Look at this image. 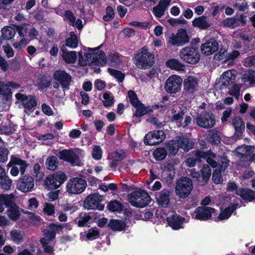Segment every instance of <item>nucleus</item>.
I'll use <instances>...</instances> for the list:
<instances>
[{"mask_svg":"<svg viewBox=\"0 0 255 255\" xmlns=\"http://www.w3.org/2000/svg\"><path fill=\"white\" fill-rule=\"evenodd\" d=\"M246 18V17L244 15L228 18L223 21L222 24L225 27L235 28L239 26L245 24Z\"/></svg>","mask_w":255,"mask_h":255,"instance_id":"22","label":"nucleus"},{"mask_svg":"<svg viewBox=\"0 0 255 255\" xmlns=\"http://www.w3.org/2000/svg\"><path fill=\"white\" fill-rule=\"evenodd\" d=\"M33 176L36 178V180H41L44 174L42 171L41 167L38 164H35L33 168Z\"/></svg>","mask_w":255,"mask_h":255,"instance_id":"54","label":"nucleus"},{"mask_svg":"<svg viewBox=\"0 0 255 255\" xmlns=\"http://www.w3.org/2000/svg\"><path fill=\"white\" fill-rule=\"evenodd\" d=\"M99 235V232L96 228L90 229L87 234H86V237L88 240H94L98 238Z\"/></svg>","mask_w":255,"mask_h":255,"instance_id":"60","label":"nucleus"},{"mask_svg":"<svg viewBox=\"0 0 255 255\" xmlns=\"http://www.w3.org/2000/svg\"><path fill=\"white\" fill-rule=\"evenodd\" d=\"M236 78V73L234 71L228 70L224 72L220 77V83L225 86L232 83Z\"/></svg>","mask_w":255,"mask_h":255,"instance_id":"30","label":"nucleus"},{"mask_svg":"<svg viewBox=\"0 0 255 255\" xmlns=\"http://www.w3.org/2000/svg\"><path fill=\"white\" fill-rule=\"evenodd\" d=\"M240 88L241 86L240 85L234 84L229 89V93L230 95L234 96L238 100L240 95Z\"/></svg>","mask_w":255,"mask_h":255,"instance_id":"58","label":"nucleus"},{"mask_svg":"<svg viewBox=\"0 0 255 255\" xmlns=\"http://www.w3.org/2000/svg\"><path fill=\"white\" fill-rule=\"evenodd\" d=\"M232 125L235 130V135L238 138L241 136L245 129V124L240 117H235L232 120Z\"/></svg>","mask_w":255,"mask_h":255,"instance_id":"31","label":"nucleus"},{"mask_svg":"<svg viewBox=\"0 0 255 255\" xmlns=\"http://www.w3.org/2000/svg\"><path fill=\"white\" fill-rule=\"evenodd\" d=\"M78 54L79 64L82 66L91 64L104 65L106 63L105 54L99 50V47L95 48L84 47Z\"/></svg>","mask_w":255,"mask_h":255,"instance_id":"2","label":"nucleus"},{"mask_svg":"<svg viewBox=\"0 0 255 255\" xmlns=\"http://www.w3.org/2000/svg\"><path fill=\"white\" fill-rule=\"evenodd\" d=\"M135 65L139 69L150 68L154 63V55L147 48L143 47L135 55Z\"/></svg>","mask_w":255,"mask_h":255,"instance_id":"3","label":"nucleus"},{"mask_svg":"<svg viewBox=\"0 0 255 255\" xmlns=\"http://www.w3.org/2000/svg\"><path fill=\"white\" fill-rule=\"evenodd\" d=\"M82 151L79 149H64L59 152V157L70 163L72 165H79Z\"/></svg>","mask_w":255,"mask_h":255,"instance_id":"10","label":"nucleus"},{"mask_svg":"<svg viewBox=\"0 0 255 255\" xmlns=\"http://www.w3.org/2000/svg\"><path fill=\"white\" fill-rule=\"evenodd\" d=\"M184 113L178 106H174L167 112V115L171 122H175L178 126L186 127L191 122V118L186 116L183 122H182Z\"/></svg>","mask_w":255,"mask_h":255,"instance_id":"7","label":"nucleus"},{"mask_svg":"<svg viewBox=\"0 0 255 255\" xmlns=\"http://www.w3.org/2000/svg\"><path fill=\"white\" fill-rule=\"evenodd\" d=\"M166 148L169 155H175L178 153L179 147L176 140H173L166 144Z\"/></svg>","mask_w":255,"mask_h":255,"instance_id":"40","label":"nucleus"},{"mask_svg":"<svg viewBox=\"0 0 255 255\" xmlns=\"http://www.w3.org/2000/svg\"><path fill=\"white\" fill-rule=\"evenodd\" d=\"M189 37L186 30L179 29L176 34H172L169 38L168 43L173 46H181L188 43Z\"/></svg>","mask_w":255,"mask_h":255,"instance_id":"14","label":"nucleus"},{"mask_svg":"<svg viewBox=\"0 0 255 255\" xmlns=\"http://www.w3.org/2000/svg\"><path fill=\"white\" fill-rule=\"evenodd\" d=\"M13 200V195L11 194H1L0 195V213L2 212L5 207L11 205Z\"/></svg>","mask_w":255,"mask_h":255,"instance_id":"35","label":"nucleus"},{"mask_svg":"<svg viewBox=\"0 0 255 255\" xmlns=\"http://www.w3.org/2000/svg\"><path fill=\"white\" fill-rule=\"evenodd\" d=\"M54 78L59 82L63 88H68L71 81V76L63 70H57L55 72Z\"/></svg>","mask_w":255,"mask_h":255,"instance_id":"26","label":"nucleus"},{"mask_svg":"<svg viewBox=\"0 0 255 255\" xmlns=\"http://www.w3.org/2000/svg\"><path fill=\"white\" fill-rule=\"evenodd\" d=\"M228 53L225 48H221L220 51L215 55L214 58L216 60L227 61Z\"/></svg>","mask_w":255,"mask_h":255,"instance_id":"55","label":"nucleus"},{"mask_svg":"<svg viewBox=\"0 0 255 255\" xmlns=\"http://www.w3.org/2000/svg\"><path fill=\"white\" fill-rule=\"evenodd\" d=\"M242 80L244 83L248 82L250 85L255 84V71L249 70L243 75Z\"/></svg>","mask_w":255,"mask_h":255,"instance_id":"44","label":"nucleus"},{"mask_svg":"<svg viewBox=\"0 0 255 255\" xmlns=\"http://www.w3.org/2000/svg\"><path fill=\"white\" fill-rule=\"evenodd\" d=\"M37 251V255H40V251L37 247L31 246L29 249H24L19 252L18 255H33Z\"/></svg>","mask_w":255,"mask_h":255,"instance_id":"52","label":"nucleus"},{"mask_svg":"<svg viewBox=\"0 0 255 255\" xmlns=\"http://www.w3.org/2000/svg\"><path fill=\"white\" fill-rule=\"evenodd\" d=\"M103 105L107 107L112 106L114 103V98L108 93L103 94Z\"/></svg>","mask_w":255,"mask_h":255,"instance_id":"59","label":"nucleus"},{"mask_svg":"<svg viewBox=\"0 0 255 255\" xmlns=\"http://www.w3.org/2000/svg\"><path fill=\"white\" fill-rule=\"evenodd\" d=\"M109 226L112 230L116 231H122L126 228V223L123 221L119 220H111Z\"/></svg>","mask_w":255,"mask_h":255,"instance_id":"38","label":"nucleus"},{"mask_svg":"<svg viewBox=\"0 0 255 255\" xmlns=\"http://www.w3.org/2000/svg\"><path fill=\"white\" fill-rule=\"evenodd\" d=\"M211 174L209 166L205 164L201 170L200 173L192 171L190 173L193 178H195L201 185H204L207 182Z\"/></svg>","mask_w":255,"mask_h":255,"instance_id":"20","label":"nucleus"},{"mask_svg":"<svg viewBox=\"0 0 255 255\" xmlns=\"http://www.w3.org/2000/svg\"><path fill=\"white\" fill-rule=\"evenodd\" d=\"M193 189L191 180L188 177H182L179 179L176 184L175 193L180 198L188 196Z\"/></svg>","mask_w":255,"mask_h":255,"instance_id":"9","label":"nucleus"},{"mask_svg":"<svg viewBox=\"0 0 255 255\" xmlns=\"http://www.w3.org/2000/svg\"><path fill=\"white\" fill-rule=\"evenodd\" d=\"M214 208L209 207H199L192 214L193 218L200 221H206L210 219L215 213Z\"/></svg>","mask_w":255,"mask_h":255,"instance_id":"18","label":"nucleus"},{"mask_svg":"<svg viewBox=\"0 0 255 255\" xmlns=\"http://www.w3.org/2000/svg\"><path fill=\"white\" fill-rule=\"evenodd\" d=\"M66 180V176L63 172L56 173L48 176L44 181L46 189H55L59 188Z\"/></svg>","mask_w":255,"mask_h":255,"instance_id":"12","label":"nucleus"},{"mask_svg":"<svg viewBox=\"0 0 255 255\" xmlns=\"http://www.w3.org/2000/svg\"><path fill=\"white\" fill-rule=\"evenodd\" d=\"M239 203L238 202L231 203L229 206L221 211L218 216L220 221L227 220L230 218L233 213L236 209Z\"/></svg>","mask_w":255,"mask_h":255,"instance_id":"29","label":"nucleus"},{"mask_svg":"<svg viewBox=\"0 0 255 255\" xmlns=\"http://www.w3.org/2000/svg\"><path fill=\"white\" fill-rule=\"evenodd\" d=\"M193 25L201 29H206L210 26L205 16H200L193 21Z\"/></svg>","mask_w":255,"mask_h":255,"instance_id":"39","label":"nucleus"},{"mask_svg":"<svg viewBox=\"0 0 255 255\" xmlns=\"http://www.w3.org/2000/svg\"><path fill=\"white\" fill-rule=\"evenodd\" d=\"M62 56L63 60L67 63H73L77 59V54L75 51H64Z\"/></svg>","mask_w":255,"mask_h":255,"instance_id":"42","label":"nucleus"},{"mask_svg":"<svg viewBox=\"0 0 255 255\" xmlns=\"http://www.w3.org/2000/svg\"><path fill=\"white\" fill-rule=\"evenodd\" d=\"M169 226L173 230H177L183 228V223L185 222L184 218L175 214L167 218Z\"/></svg>","mask_w":255,"mask_h":255,"instance_id":"25","label":"nucleus"},{"mask_svg":"<svg viewBox=\"0 0 255 255\" xmlns=\"http://www.w3.org/2000/svg\"><path fill=\"white\" fill-rule=\"evenodd\" d=\"M108 207L109 210L112 212L121 211L123 209L122 205L119 202L116 200L110 202Z\"/></svg>","mask_w":255,"mask_h":255,"instance_id":"53","label":"nucleus"},{"mask_svg":"<svg viewBox=\"0 0 255 255\" xmlns=\"http://www.w3.org/2000/svg\"><path fill=\"white\" fill-rule=\"evenodd\" d=\"M13 165L19 166L20 171L21 174H24L25 169L27 166V164L24 161L22 160L17 157L11 156L10 161L8 164V166L10 167Z\"/></svg>","mask_w":255,"mask_h":255,"instance_id":"36","label":"nucleus"},{"mask_svg":"<svg viewBox=\"0 0 255 255\" xmlns=\"http://www.w3.org/2000/svg\"><path fill=\"white\" fill-rule=\"evenodd\" d=\"M236 194L241 196L244 200L250 202L255 198V192L248 189L240 188L237 190Z\"/></svg>","mask_w":255,"mask_h":255,"instance_id":"32","label":"nucleus"},{"mask_svg":"<svg viewBox=\"0 0 255 255\" xmlns=\"http://www.w3.org/2000/svg\"><path fill=\"white\" fill-rule=\"evenodd\" d=\"M87 187L86 181L81 178L74 177L69 179L66 184V191L71 194H79Z\"/></svg>","mask_w":255,"mask_h":255,"instance_id":"11","label":"nucleus"},{"mask_svg":"<svg viewBox=\"0 0 255 255\" xmlns=\"http://www.w3.org/2000/svg\"><path fill=\"white\" fill-rule=\"evenodd\" d=\"M167 67L177 71H183L185 69V66L179 60L176 59H170L166 62Z\"/></svg>","mask_w":255,"mask_h":255,"instance_id":"34","label":"nucleus"},{"mask_svg":"<svg viewBox=\"0 0 255 255\" xmlns=\"http://www.w3.org/2000/svg\"><path fill=\"white\" fill-rule=\"evenodd\" d=\"M112 156L114 160L121 161L126 157V154L123 150L120 149L113 152L112 153Z\"/></svg>","mask_w":255,"mask_h":255,"instance_id":"57","label":"nucleus"},{"mask_svg":"<svg viewBox=\"0 0 255 255\" xmlns=\"http://www.w3.org/2000/svg\"><path fill=\"white\" fill-rule=\"evenodd\" d=\"M184 91L188 93H193L198 87V80L193 76H189L187 77L183 81Z\"/></svg>","mask_w":255,"mask_h":255,"instance_id":"24","label":"nucleus"},{"mask_svg":"<svg viewBox=\"0 0 255 255\" xmlns=\"http://www.w3.org/2000/svg\"><path fill=\"white\" fill-rule=\"evenodd\" d=\"M182 79L178 75L170 76L166 81L165 90L170 94H175L181 90Z\"/></svg>","mask_w":255,"mask_h":255,"instance_id":"13","label":"nucleus"},{"mask_svg":"<svg viewBox=\"0 0 255 255\" xmlns=\"http://www.w3.org/2000/svg\"><path fill=\"white\" fill-rule=\"evenodd\" d=\"M12 181L8 176L0 178V187L5 190H8L10 189L12 186Z\"/></svg>","mask_w":255,"mask_h":255,"instance_id":"46","label":"nucleus"},{"mask_svg":"<svg viewBox=\"0 0 255 255\" xmlns=\"http://www.w3.org/2000/svg\"><path fill=\"white\" fill-rule=\"evenodd\" d=\"M165 11L164 9L158 5L152 8V12L154 16L157 18H160L162 17L164 15Z\"/></svg>","mask_w":255,"mask_h":255,"instance_id":"64","label":"nucleus"},{"mask_svg":"<svg viewBox=\"0 0 255 255\" xmlns=\"http://www.w3.org/2000/svg\"><path fill=\"white\" fill-rule=\"evenodd\" d=\"M219 48L218 42L215 39H210L201 46L202 53L206 55H209L217 51Z\"/></svg>","mask_w":255,"mask_h":255,"instance_id":"23","label":"nucleus"},{"mask_svg":"<svg viewBox=\"0 0 255 255\" xmlns=\"http://www.w3.org/2000/svg\"><path fill=\"white\" fill-rule=\"evenodd\" d=\"M170 191L164 189L158 192L156 195V199L158 204L162 207H167L169 204Z\"/></svg>","mask_w":255,"mask_h":255,"instance_id":"27","label":"nucleus"},{"mask_svg":"<svg viewBox=\"0 0 255 255\" xmlns=\"http://www.w3.org/2000/svg\"><path fill=\"white\" fill-rule=\"evenodd\" d=\"M179 147L185 151H188L194 146V142L192 140L189 139L186 135H182L178 137L176 140Z\"/></svg>","mask_w":255,"mask_h":255,"instance_id":"28","label":"nucleus"},{"mask_svg":"<svg viewBox=\"0 0 255 255\" xmlns=\"http://www.w3.org/2000/svg\"><path fill=\"white\" fill-rule=\"evenodd\" d=\"M63 226L58 224H51L45 231V237L41 239L40 242L42 245L45 253L48 254V255H53V248L51 246H48L49 241L53 240L56 233H59L62 231Z\"/></svg>","mask_w":255,"mask_h":255,"instance_id":"4","label":"nucleus"},{"mask_svg":"<svg viewBox=\"0 0 255 255\" xmlns=\"http://www.w3.org/2000/svg\"><path fill=\"white\" fill-rule=\"evenodd\" d=\"M136 109V111L134 114L135 117H141L142 116L148 112V109L145 108L144 106L140 103L137 104L136 106H133Z\"/></svg>","mask_w":255,"mask_h":255,"instance_id":"51","label":"nucleus"},{"mask_svg":"<svg viewBox=\"0 0 255 255\" xmlns=\"http://www.w3.org/2000/svg\"><path fill=\"white\" fill-rule=\"evenodd\" d=\"M0 95L4 96L7 100L11 98V92L8 83L5 84L3 82L0 81Z\"/></svg>","mask_w":255,"mask_h":255,"instance_id":"43","label":"nucleus"},{"mask_svg":"<svg viewBox=\"0 0 255 255\" xmlns=\"http://www.w3.org/2000/svg\"><path fill=\"white\" fill-rule=\"evenodd\" d=\"M66 45L71 48H75L77 46L78 38L74 32H70V37L66 39Z\"/></svg>","mask_w":255,"mask_h":255,"instance_id":"47","label":"nucleus"},{"mask_svg":"<svg viewBox=\"0 0 255 255\" xmlns=\"http://www.w3.org/2000/svg\"><path fill=\"white\" fill-rule=\"evenodd\" d=\"M207 139L212 144H218L220 142V136L219 133L214 131H210L206 137Z\"/></svg>","mask_w":255,"mask_h":255,"instance_id":"49","label":"nucleus"},{"mask_svg":"<svg viewBox=\"0 0 255 255\" xmlns=\"http://www.w3.org/2000/svg\"><path fill=\"white\" fill-rule=\"evenodd\" d=\"M179 56L183 61L191 64L198 63L200 57L198 50L192 46L182 48L179 52Z\"/></svg>","mask_w":255,"mask_h":255,"instance_id":"8","label":"nucleus"},{"mask_svg":"<svg viewBox=\"0 0 255 255\" xmlns=\"http://www.w3.org/2000/svg\"><path fill=\"white\" fill-rule=\"evenodd\" d=\"M196 122L199 127L209 128L215 126V119L213 114L206 113L198 115L196 118Z\"/></svg>","mask_w":255,"mask_h":255,"instance_id":"16","label":"nucleus"},{"mask_svg":"<svg viewBox=\"0 0 255 255\" xmlns=\"http://www.w3.org/2000/svg\"><path fill=\"white\" fill-rule=\"evenodd\" d=\"M165 138V134L163 130L151 131L144 136V143L146 145H154L161 143Z\"/></svg>","mask_w":255,"mask_h":255,"instance_id":"15","label":"nucleus"},{"mask_svg":"<svg viewBox=\"0 0 255 255\" xmlns=\"http://www.w3.org/2000/svg\"><path fill=\"white\" fill-rule=\"evenodd\" d=\"M153 156L156 160H162L167 156V150L163 148H157L153 151Z\"/></svg>","mask_w":255,"mask_h":255,"instance_id":"48","label":"nucleus"},{"mask_svg":"<svg viewBox=\"0 0 255 255\" xmlns=\"http://www.w3.org/2000/svg\"><path fill=\"white\" fill-rule=\"evenodd\" d=\"M25 237V233L22 231L13 230L10 232V240L17 244H20L22 243Z\"/></svg>","mask_w":255,"mask_h":255,"instance_id":"33","label":"nucleus"},{"mask_svg":"<svg viewBox=\"0 0 255 255\" xmlns=\"http://www.w3.org/2000/svg\"><path fill=\"white\" fill-rule=\"evenodd\" d=\"M90 217L86 214H81L77 218L75 221L79 227H83L87 225V223L90 220Z\"/></svg>","mask_w":255,"mask_h":255,"instance_id":"50","label":"nucleus"},{"mask_svg":"<svg viewBox=\"0 0 255 255\" xmlns=\"http://www.w3.org/2000/svg\"><path fill=\"white\" fill-rule=\"evenodd\" d=\"M34 183L31 176H24L17 181L16 187L20 191L27 193L31 191L34 188Z\"/></svg>","mask_w":255,"mask_h":255,"instance_id":"21","label":"nucleus"},{"mask_svg":"<svg viewBox=\"0 0 255 255\" xmlns=\"http://www.w3.org/2000/svg\"><path fill=\"white\" fill-rule=\"evenodd\" d=\"M255 148L254 146L242 145L237 148V154L240 158L238 164L240 166H247L249 165V162L255 160Z\"/></svg>","mask_w":255,"mask_h":255,"instance_id":"5","label":"nucleus"},{"mask_svg":"<svg viewBox=\"0 0 255 255\" xmlns=\"http://www.w3.org/2000/svg\"><path fill=\"white\" fill-rule=\"evenodd\" d=\"M15 34V30L10 26H5L1 30L2 36L3 39L6 40L12 39Z\"/></svg>","mask_w":255,"mask_h":255,"instance_id":"41","label":"nucleus"},{"mask_svg":"<svg viewBox=\"0 0 255 255\" xmlns=\"http://www.w3.org/2000/svg\"><path fill=\"white\" fill-rule=\"evenodd\" d=\"M196 155L200 160V158H206V162L213 168L217 167L219 165V170L216 169L213 173L212 179L216 184L221 183L223 179L221 176V172L224 171L228 166L229 161L226 157H223L219 159L215 154L211 151L207 152L198 151Z\"/></svg>","mask_w":255,"mask_h":255,"instance_id":"1","label":"nucleus"},{"mask_svg":"<svg viewBox=\"0 0 255 255\" xmlns=\"http://www.w3.org/2000/svg\"><path fill=\"white\" fill-rule=\"evenodd\" d=\"M102 150L99 146H94L92 151V156L96 160H99L102 158Z\"/></svg>","mask_w":255,"mask_h":255,"instance_id":"62","label":"nucleus"},{"mask_svg":"<svg viewBox=\"0 0 255 255\" xmlns=\"http://www.w3.org/2000/svg\"><path fill=\"white\" fill-rule=\"evenodd\" d=\"M101 197L98 194L88 196L84 201V207L88 210H103L104 206L100 204Z\"/></svg>","mask_w":255,"mask_h":255,"instance_id":"19","label":"nucleus"},{"mask_svg":"<svg viewBox=\"0 0 255 255\" xmlns=\"http://www.w3.org/2000/svg\"><path fill=\"white\" fill-rule=\"evenodd\" d=\"M7 207H9L7 210V215L9 218L12 220H17L19 217L20 213L18 206L14 203V200L11 204Z\"/></svg>","mask_w":255,"mask_h":255,"instance_id":"37","label":"nucleus"},{"mask_svg":"<svg viewBox=\"0 0 255 255\" xmlns=\"http://www.w3.org/2000/svg\"><path fill=\"white\" fill-rule=\"evenodd\" d=\"M15 98L18 101L22 103L24 112L26 114L34 110L37 105L35 98L31 96L27 97L24 94L18 93L15 95Z\"/></svg>","mask_w":255,"mask_h":255,"instance_id":"17","label":"nucleus"},{"mask_svg":"<svg viewBox=\"0 0 255 255\" xmlns=\"http://www.w3.org/2000/svg\"><path fill=\"white\" fill-rule=\"evenodd\" d=\"M108 71L119 82H121L124 80L125 75L121 72L111 68L108 69Z\"/></svg>","mask_w":255,"mask_h":255,"instance_id":"56","label":"nucleus"},{"mask_svg":"<svg viewBox=\"0 0 255 255\" xmlns=\"http://www.w3.org/2000/svg\"><path fill=\"white\" fill-rule=\"evenodd\" d=\"M128 200L132 206L143 208L150 203L151 198L146 191L138 190L128 195Z\"/></svg>","mask_w":255,"mask_h":255,"instance_id":"6","label":"nucleus"},{"mask_svg":"<svg viewBox=\"0 0 255 255\" xmlns=\"http://www.w3.org/2000/svg\"><path fill=\"white\" fill-rule=\"evenodd\" d=\"M43 211L48 216H51L55 212V207L50 203H45L43 205Z\"/></svg>","mask_w":255,"mask_h":255,"instance_id":"61","label":"nucleus"},{"mask_svg":"<svg viewBox=\"0 0 255 255\" xmlns=\"http://www.w3.org/2000/svg\"><path fill=\"white\" fill-rule=\"evenodd\" d=\"M128 96L129 99L130 104L133 106H136L137 104L140 103L138 100L136 94L132 91H129L128 92Z\"/></svg>","mask_w":255,"mask_h":255,"instance_id":"63","label":"nucleus"},{"mask_svg":"<svg viewBox=\"0 0 255 255\" xmlns=\"http://www.w3.org/2000/svg\"><path fill=\"white\" fill-rule=\"evenodd\" d=\"M58 161L57 158L55 156H51L48 157L46 162L47 168L50 170H55L58 167Z\"/></svg>","mask_w":255,"mask_h":255,"instance_id":"45","label":"nucleus"}]
</instances>
